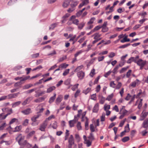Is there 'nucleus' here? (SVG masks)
<instances>
[{"instance_id": "obj_38", "label": "nucleus", "mask_w": 148, "mask_h": 148, "mask_svg": "<svg viewBox=\"0 0 148 148\" xmlns=\"http://www.w3.org/2000/svg\"><path fill=\"white\" fill-rule=\"evenodd\" d=\"M130 130L129 128V124H127V126L125 127L124 131L125 132H128Z\"/></svg>"}, {"instance_id": "obj_40", "label": "nucleus", "mask_w": 148, "mask_h": 148, "mask_svg": "<svg viewBox=\"0 0 148 148\" xmlns=\"http://www.w3.org/2000/svg\"><path fill=\"white\" fill-rule=\"evenodd\" d=\"M90 129L92 132L95 131V127L93 124H91L90 125Z\"/></svg>"}, {"instance_id": "obj_34", "label": "nucleus", "mask_w": 148, "mask_h": 148, "mask_svg": "<svg viewBox=\"0 0 148 148\" xmlns=\"http://www.w3.org/2000/svg\"><path fill=\"white\" fill-rule=\"evenodd\" d=\"M85 24V23L83 22L81 23L78 25V29H82L84 26Z\"/></svg>"}, {"instance_id": "obj_1", "label": "nucleus", "mask_w": 148, "mask_h": 148, "mask_svg": "<svg viewBox=\"0 0 148 148\" xmlns=\"http://www.w3.org/2000/svg\"><path fill=\"white\" fill-rule=\"evenodd\" d=\"M135 62L140 67V69H142L143 67L146 65L147 62L145 60H143L142 59H139L137 61H135Z\"/></svg>"}, {"instance_id": "obj_56", "label": "nucleus", "mask_w": 148, "mask_h": 148, "mask_svg": "<svg viewBox=\"0 0 148 148\" xmlns=\"http://www.w3.org/2000/svg\"><path fill=\"white\" fill-rule=\"evenodd\" d=\"M83 52V51L82 50L78 51L75 54V57L76 58L78 55L82 53Z\"/></svg>"}, {"instance_id": "obj_29", "label": "nucleus", "mask_w": 148, "mask_h": 148, "mask_svg": "<svg viewBox=\"0 0 148 148\" xmlns=\"http://www.w3.org/2000/svg\"><path fill=\"white\" fill-rule=\"evenodd\" d=\"M33 86L32 84H27L23 86V89H27Z\"/></svg>"}, {"instance_id": "obj_54", "label": "nucleus", "mask_w": 148, "mask_h": 148, "mask_svg": "<svg viewBox=\"0 0 148 148\" xmlns=\"http://www.w3.org/2000/svg\"><path fill=\"white\" fill-rule=\"evenodd\" d=\"M57 24L54 23L52 24L49 27V29H53L57 25Z\"/></svg>"}, {"instance_id": "obj_64", "label": "nucleus", "mask_w": 148, "mask_h": 148, "mask_svg": "<svg viewBox=\"0 0 148 148\" xmlns=\"http://www.w3.org/2000/svg\"><path fill=\"white\" fill-rule=\"evenodd\" d=\"M102 31L103 32H107L108 30V28L106 26L102 27Z\"/></svg>"}, {"instance_id": "obj_9", "label": "nucleus", "mask_w": 148, "mask_h": 148, "mask_svg": "<svg viewBox=\"0 0 148 148\" xmlns=\"http://www.w3.org/2000/svg\"><path fill=\"white\" fill-rule=\"evenodd\" d=\"M101 36V34H99V33H97L92 35V36H94V39L95 40H98L99 41L102 38H100Z\"/></svg>"}, {"instance_id": "obj_4", "label": "nucleus", "mask_w": 148, "mask_h": 148, "mask_svg": "<svg viewBox=\"0 0 148 148\" xmlns=\"http://www.w3.org/2000/svg\"><path fill=\"white\" fill-rule=\"evenodd\" d=\"M140 83V81L138 79H136L135 81L132 82L130 85V86L133 88L135 87L136 86H138Z\"/></svg>"}, {"instance_id": "obj_46", "label": "nucleus", "mask_w": 148, "mask_h": 148, "mask_svg": "<svg viewBox=\"0 0 148 148\" xmlns=\"http://www.w3.org/2000/svg\"><path fill=\"white\" fill-rule=\"evenodd\" d=\"M146 129L144 130L143 131H140V133L142 135V136H145L146 134H147V132L146 131Z\"/></svg>"}, {"instance_id": "obj_5", "label": "nucleus", "mask_w": 148, "mask_h": 148, "mask_svg": "<svg viewBox=\"0 0 148 148\" xmlns=\"http://www.w3.org/2000/svg\"><path fill=\"white\" fill-rule=\"evenodd\" d=\"M75 16H72L71 17L69 20L71 21L72 23L76 25H78L79 24V21L77 19H75Z\"/></svg>"}, {"instance_id": "obj_8", "label": "nucleus", "mask_w": 148, "mask_h": 148, "mask_svg": "<svg viewBox=\"0 0 148 148\" xmlns=\"http://www.w3.org/2000/svg\"><path fill=\"white\" fill-rule=\"evenodd\" d=\"M148 127V119H146L143 123L142 127L140 128V130L143 128L146 129H147Z\"/></svg>"}, {"instance_id": "obj_42", "label": "nucleus", "mask_w": 148, "mask_h": 148, "mask_svg": "<svg viewBox=\"0 0 148 148\" xmlns=\"http://www.w3.org/2000/svg\"><path fill=\"white\" fill-rule=\"evenodd\" d=\"M71 82V79H67L64 82V84L66 85H68L70 84Z\"/></svg>"}, {"instance_id": "obj_23", "label": "nucleus", "mask_w": 148, "mask_h": 148, "mask_svg": "<svg viewBox=\"0 0 148 148\" xmlns=\"http://www.w3.org/2000/svg\"><path fill=\"white\" fill-rule=\"evenodd\" d=\"M3 113L0 114V120H2L6 118L7 116L10 115V114H7L5 115H4Z\"/></svg>"}, {"instance_id": "obj_41", "label": "nucleus", "mask_w": 148, "mask_h": 148, "mask_svg": "<svg viewBox=\"0 0 148 148\" xmlns=\"http://www.w3.org/2000/svg\"><path fill=\"white\" fill-rule=\"evenodd\" d=\"M83 67V65H81L80 66H78L75 70L74 71L75 72H77L79 71L81 69H82Z\"/></svg>"}, {"instance_id": "obj_47", "label": "nucleus", "mask_w": 148, "mask_h": 148, "mask_svg": "<svg viewBox=\"0 0 148 148\" xmlns=\"http://www.w3.org/2000/svg\"><path fill=\"white\" fill-rule=\"evenodd\" d=\"M139 101L138 102H139L138 103V108L139 109H140L141 107L142 106V99H138Z\"/></svg>"}, {"instance_id": "obj_61", "label": "nucleus", "mask_w": 148, "mask_h": 148, "mask_svg": "<svg viewBox=\"0 0 148 148\" xmlns=\"http://www.w3.org/2000/svg\"><path fill=\"white\" fill-rule=\"evenodd\" d=\"M125 11V9L124 8H120L117 10V12L119 13H121Z\"/></svg>"}, {"instance_id": "obj_58", "label": "nucleus", "mask_w": 148, "mask_h": 148, "mask_svg": "<svg viewBox=\"0 0 148 148\" xmlns=\"http://www.w3.org/2000/svg\"><path fill=\"white\" fill-rule=\"evenodd\" d=\"M122 84L121 82H119L118 83V84L116 87L115 88V89H119L122 86Z\"/></svg>"}, {"instance_id": "obj_13", "label": "nucleus", "mask_w": 148, "mask_h": 148, "mask_svg": "<svg viewBox=\"0 0 148 148\" xmlns=\"http://www.w3.org/2000/svg\"><path fill=\"white\" fill-rule=\"evenodd\" d=\"M125 106H123L122 108L120 109L119 113L120 114H123L125 115L127 112V111L125 109Z\"/></svg>"}, {"instance_id": "obj_20", "label": "nucleus", "mask_w": 148, "mask_h": 148, "mask_svg": "<svg viewBox=\"0 0 148 148\" xmlns=\"http://www.w3.org/2000/svg\"><path fill=\"white\" fill-rule=\"evenodd\" d=\"M70 1L69 0H65L63 4V6L64 8H66L69 5Z\"/></svg>"}, {"instance_id": "obj_39", "label": "nucleus", "mask_w": 148, "mask_h": 148, "mask_svg": "<svg viewBox=\"0 0 148 148\" xmlns=\"http://www.w3.org/2000/svg\"><path fill=\"white\" fill-rule=\"evenodd\" d=\"M54 116L53 115H52L49 117L48 118H47L45 121L48 123V121L49 120H51L52 118L54 119Z\"/></svg>"}, {"instance_id": "obj_49", "label": "nucleus", "mask_w": 148, "mask_h": 148, "mask_svg": "<svg viewBox=\"0 0 148 148\" xmlns=\"http://www.w3.org/2000/svg\"><path fill=\"white\" fill-rule=\"evenodd\" d=\"M95 74V69H93L91 70L89 75L91 77H92Z\"/></svg>"}, {"instance_id": "obj_31", "label": "nucleus", "mask_w": 148, "mask_h": 148, "mask_svg": "<svg viewBox=\"0 0 148 148\" xmlns=\"http://www.w3.org/2000/svg\"><path fill=\"white\" fill-rule=\"evenodd\" d=\"M86 121L85 123V127L86 130H87L88 129V119L87 118H86Z\"/></svg>"}, {"instance_id": "obj_27", "label": "nucleus", "mask_w": 148, "mask_h": 148, "mask_svg": "<svg viewBox=\"0 0 148 148\" xmlns=\"http://www.w3.org/2000/svg\"><path fill=\"white\" fill-rule=\"evenodd\" d=\"M68 65H69L68 64H66V63H64L60 65L59 66V67L61 68V69H65L66 68Z\"/></svg>"}, {"instance_id": "obj_51", "label": "nucleus", "mask_w": 148, "mask_h": 148, "mask_svg": "<svg viewBox=\"0 0 148 148\" xmlns=\"http://www.w3.org/2000/svg\"><path fill=\"white\" fill-rule=\"evenodd\" d=\"M79 85V84H77L74 85L71 88V89L73 91L75 90V89L78 88Z\"/></svg>"}, {"instance_id": "obj_22", "label": "nucleus", "mask_w": 148, "mask_h": 148, "mask_svg": "<svg viewBox=\"0 0 148 148\" xmlns=\"http://www.w3.org/2000/svg\"><path fill=\"white\" fill-rule=\"evenodd\" d=\"M92 141L90 140H89L87 139L85 141H84V143L86 145V146L87 147H89L91 145Z\"/></svg>"}, {"instance_id": "obj_43", "label": "nucleus", "mask_w": 148, "mask_h": 148, "mask_svg": "<svg viewBox=\"0 0 148 148\" xmlns=\"http://www.w3.org/2000/svg\"><path fill=\"white\" fill-rule=\"evenodd\" d=\"M130 139L129 137L128 136L127 137H125L123 138L122 139V140L123 142L124 143H125L128 141Z\"/></svg>"}, {"instance_id": "obj_53", "label": "nucleus", "mask_w": 148, "mask_h": 148, "mask_svg": "<svg viewBox=\"0 0 148 148\" xmlns=\"http://www.w3.org/2000/svg\"><path fill=\"white\" fill-rule=\"evenodd\" d=\"M148 112H145V111H143L142 113V116L144 118L145 117L148 115Z\"/></svg>"}, {"instance_id": "obj_59", "label": "nucleus", "mask_w": 148, "mask_h": 148, "mask_svg": "<svg viewBox=\"0 0 148 148\" xmlns=\"http://www.w3.org/2000/svg\"><path fill=\"white\" fill-rule=\"evenodd\" d=\"M128 67H123L119 71V72L120 73H122L124 72L127 69Z\"/></svg>"}, {"instance_id": "obj_16", "label": "nucleus", "mask_w": 148, "mask_h": 148, "mask_svg": "<svg viewBox=\"0 0 148 148\" xmlns=\"http://www.w3.org/2000/svg\"><path fill=\"white\" fill-rule=\"evenodd\" d=\"M21 112L25 115H27L31 112V110L30 108H28L23 110Z\"/></svg>"}, {"instance_id": "obj_55", "label": "nucleus", "mask_w": 148, "mask_h": 148, "mask_svg": "<svg viewBox=\"0 0 148 148\" xmlns=\"http://www.w3.org/2000/svg\"><path fill=\"white\" fill-rule=\"evenodd\" d=\"M105 114L104 113H103L101 117V121H104L105 120Z\"/></svg>"}, {"instance_id": "obj_35", "label": "nucleus", "mask_w": 148, "mask_h": 148, "mask_svg": "<svg viewBox=\"0 0 148 148\" xmlns=\"http://www.w3.org/2000/svg\"><path fill=\"white\" fill-rule=\"evenodd\" d=\"M88 138L89 139V140L92 141L94 139V136L93 134L92 133H90V134L89 136L88 137Z\"/></svg>"}, {"instance_id": "obj_62", "label": "nucleus", "mask_w": 148, "mask_h": 148, "mask_svg": "<svg viewBox=\"0 0 148 148\" xmlns=\"http://www.w3.org/2000/svg\"><path fill=\"white\" fill-rule=\"evenodd\" d=\"M126 119H124V120H123V121H121L119 124V126L120 127H122L123 126V125L125 122V121H126Z\"/></svg>"}, {"instance_id": "obj_32", "label": "nucleus", "mask_w": 148, "mask_h": 148, "mask_svg": "<svg viewBox=\"0 0 148 148\" xmlns=\"http://www.w3.org/2000/svg\"><path fill=\"white\" fill-rule=\"evenodd\" d=\"M114 96V94L113 93H112L110 95H109L107 98H106V100H108V101H110L111 99H112V98Z\"/></svg>"}, {"instance_id": "obj_57", "label": "nucleus", "mask_w": 148, "mask_h": 148, "mask_svg": "<svg viewBox=\"0 0 148 148\" xmlns=\"http://www.w3.org/2000/svg\"><path fill=\"white\" fill-rule=\"evenodd\" d=\"M30 77L29 76H26L24 77H23V78L20 80V82L21 83L22 81H24L30 78Z\"/></svg>"}, {"instance_id": "obj_14", "label": "nucleus", "mask_w": 148, "mask_h": 148, "mask_svg": "<svg viewBox=\"0 0 148 148\" xmlns=\"http://www.w3.org/2000/svg\"><path fill=\"white\" fill-rule=\"evenodd\" d=\"M32 99V97H29L27 98L25 101H24L22 103L23 106H25Z\"/></svg>"}, {"instance_id": "obj_10", "label": "nucleus", "mask_w": 148, "mask_h": 148, "mask_svg": "<svg viewBox=\"0 0 148 148\" xmlns=\"http://www.w3.org/2000/svg\"><path fill=\"white\" fill-rule=\"evenodd\" d=\"M24 139V137L22 136L21 134H19L16 138V140L18 141L19 145H21L22 144L21 141Z\"/></svg>"}, {"instance_id": "obj_15", "label": "nucleus", "mask_w": 148, "mask_h": 148, "mask_svg": "<svg viewBox=\"0 0 148 148\" xmlns=\"http://www.w3.org/2000/svg\"><path fill=\"white\" fill-rule=\"evenodd\" d=\"M99 110V105L98 103H96L94 106L93 109V112H97Z\"/></svg>"}, {"instance_id": "obj_28", "label": "nucleus", "mask_w": 148, "mask_h": 148, "mask_svg": "<svg viewBox=\"0 0 148 148\" xmlns=\"http://www.w3.org/2000/svg\"><path fill=\"white\" fill-rule=\"evenodd\" d=\"M22 129V126L21 125L16 126L14 129V130L13 131L14 132H17L20 131Z\"/></svg>"}, {"instance_id": "obj_12", "label": "nucleus", "mask_w": 148, "mask_h": 148, "mask_svg": "<svg viewBox=\"0 0 148 148\" xmlns=\"http://www.w3.org/2000/svg\"><path fill=\"white\" fill-rule=\"evenodd\" d=\"M84 75V73L82 71H80L77 73V76L80 79H83Z\"/></svg>"}, {"instance_id": "obj_25", "label": "nucleus", "mask_w": 148, "mask_h": 148, "mask_svg": "<svg viewBox=\"0 0 148 148\" xmlns=\"http://www.w3.org/2000/svg\"><path fill=\"white\" fill-rule=\"evenodd\" d=\"M79 3V2L77 1H75L72 2L71 4V7L72 8H74Z\"/></svg>"}, {"instance_id": "obj_11", "label": "nucleus", "mask_w": 148, "mask_h": 148, "mask_svg": "<svg viewBox=\"0 0 148 148\" xmlns=\"http://www.w3.org/2000/svg\"><path fill=\"white\" fill-rule=\"evenodd\" d=\"M63 99V96L61 95H58L56 100V103L57 104H58Z\"/></svg>"}, {"instance_id": "obj_18", "label": "nucleus", "mask_w": 148, "mask_h": 148, "mask_svg": "<svg viewBox=\"0 0 148 148\" xmlns=\"http://www.w3.org/2000/svg\"><path fill=\"white\" fill-rule=\"evenodd\" d=\"M44 105V104L42 103L38 106L37 109H38L39 110L38 112L39 113H41L43 112L44 110V109L43 108V105Z\"/></svg>"}, {"instance_id": "obj_63", "label": "nucleus", "mask_w": 148, "mask_h": 148, "mask_svg": "<svg viewBox=\"0 0 148 148\" xmlns=\"http://www.w3.org/2000/svg\"><path fill=\"white\" fill-rule=\"evenodd\" d=\"M16 1V0H11L9 1L8 3V5H11L14 3Z\"/></svg>"}, {"instance_id": "obj_19", "label": "nucleus", "mask_w": 148, "mask_h": 148, "mask_svg": "<svg viewBox=\"0 0 148 148\" xmlns=\"http://www.w3.org/2000/svg\"><path fill=\"white\" fill-rule=\"evenodd\" d=\"M21 103L20 101H18L12 104V108H15L17 106H18Z\"/></svg>"}, {"instance_id": "obj_44", "label": "nucleus", "mask_w": 148, "mask_h": 148, "mask_svg": "<svg viewBox=\"0 0 148 148\" xmlns=\"http://www.w3.org/2000/svg\"><path fill=\"white\" fill-rule=\"evenodd\" d=\"M134 57H131L127 60V63L130 64L132 62H134Z\"/></svg>"}, {"instance_id": "obj_17", "label": "nucleus", "mask_w": 148, "mask_h": 148, "mask_svg": "<svg viewBox=\"0 0 148 148\" xmlns=\"http://www.w3.org/2000/svg\"><path fill=\"white\" fill-rule=\"evenodd\" d=\"M82 112V110H80L78 111V114H77V116L79 117L80 116V115H81L82 117H86V116H85V115L86 114V112H84L82 114H81Z\"/></svg>"}, {"instance_id": "obj_37", "label": "nucleus", "mask_w": 148, "mask_h": 148, "mask_svg": "<svg viewBox=\"0 0 148 148\" xmlns=\"http://www.w3.org/2000/svg\"><path fill=\"white\" fill-rule=\"evenodd\" d=\"M110 105H107L106 104H105L104 106V109L105 111H106L110 109Z\"/></svg>"}, {"instance_id": "obj_24", "label": "nucleus", "mask_w": 148, "mask_h": 148, "mask_svg": "<svg viewBox=\"0 0 148 148\" xmlns=\"http://www.w3.org/2000/svg\"><path fill=\"white\" fill-rule=\"evenodd\" d=\"M56 93L54 94V96H53L51 97L49 101V103H52L54 100L56 98Z\"/></svg>"}, {"instance_id": "obj_45", "label": "nucleus", "mask_w": 148, "mask_h": 148, "mask_svg": "<svg viewBox=\"0 0 148 148\" xmlns=\"http://www.w3.org/2000/svg\"><path fill=\"white\" fill-rule=\"evenodd\" d=\"M110 86L113 88H115L116 87V84L114 83V81H111L110 83Z\"/></svg>"}, {"instance_id": "obj_6", "label": "nucleus", "mask_w": 148, "mask_h": 148, "mask_svg": "<svg viewBox=\"0 0 148 148\" xmlns=\"http://www.w3.org/2000/svg\"><path fill=\"white\" fill-rule=\"evenodd\" d=\"M77 120L78 119H76L75 116L74 119L69 121L70 127H74V124L76 123Z\"/></svg>"}, {"instance_id": "obj_7", "label": "nucleus", "mask_w": 148, "mask_h": 148, "mask_svg": "<svg viewBox=\"0 0 148 148\" xmlns=\"http://www.w3.org/2000/svg\"><path fill=\"white\" fill-rule=\"evenodd\" d=\"M19 94V93L18 92L17 93L9 94L7 96V98L8 99H11L15 98L18 96Z\"/></svg>"}, {"instance_id": "obj_3", "label": "nucleus", "mask_w": 148, "mask_h": 148, "mask_svg": "<svg viewBox=\"0 0 148 148\" xmlns=\"http://www.w3.org/2000/svg\"><path fill=\"white\" fill-rule=\"evenodd\" d=\"M74 143V142L73 136L72 135H71L69 140L68 148H72V146Z\"/></svg>"}, {"instance_id": "obj_30", "label": "nucleus", "mask_w": 148, "mask_h": 148, "mask_svg": "<svg viewBox=\"0 0 148 148\" xmlns=\"http://www.w3.org/2000/svg\"><path fill=\"white\" fill-rule=\"evenodd\" d=\"M130 41V39L129 38H127V36L125 37L123 39L120 40L121 42L122 43L129 42Z\"/></svg>"}, {"instance_id": "obj_50", "label": "nucleus", "mask_w": 148, "mask_h": 148, "mask_svg": "<svg viewBox=\"0 0 148 148\" xmlns=\"http://www.w3.org/2000/svg\"><path fill=\"white\" fill-rule=\"evenodd\" d=\"M115 53L113 52H112L110 53L109 55L108 56L110 58H112L115 56Z\"/></svg>"}, {"instance_id": "obj_26", "label": "nucleus", "mask_w": 148, "mask_h": 148, "mask_svg": "<svg viewBox=\"0 0 148 148\" xmlns=\"http://www.w3.org/2000/svg\"><path fill=\"white\" fill-rule=\"evenodd\" d=\"M55 89L56 87L55 86H51L47 89L46 92L47 93H50L55 90Z\"/></svg>"}, {"instance_id": "obj_48", "label": "nucleus", "mask_w": 148, "mask_h": 148, "mask_svg": "<svg viewBox=\"0 0 148 148\" xmlns=\"http://www.w3.org/2000/svg\"><path fill=\"white\" fill-rule=\"evenodd\" d=\"M77 127L78 130H82V127L81 126V124L80 122H78L77 125Z\"/></svg>"}, {"instance_id": "obj_21", "label": "nucleus", "mask_w": 148, "mask_h": 148, "mask_svg": "<svg viewBox=\"0 0 148 148\" xmlns=\"http://www.w3.org/2000/svg\"><path fill=\"white\" fill-rule=\"evenodd\" d=\"M6 124L5 122H0V130H3Z\"/></svg>"}, {"instance_id": "obj_52", "label": "nucleus", "mask_w": 148, "mask_h": 148, "mask_svg": "<svg viewBox=\"0 0 148 148\" xmlns=\"http://www.w3.org/2000/svg\"><path fill=\"white\" fill-rule=\"evenodd\" d=\"M114 7L112 6L110 8V10L109 11L106 12V14L107 15H108L109 14L112 12L113 11Z\"/></svg>"}, {"instance_id": "obj_60", "label": "nucleus", "mask_w": 148, "mask_h": 148, "mask_svg": "<svg viewBox=\"0 0 148 148\" xmlns=\"http://www.w3.org/2000/svg\"><path fill=\"white\" fill-rule=\"evenodd\" d=\"M95 18L94 17L90 19V21L89 22H88V24H92V23H93V22L95 20Z\"/></svg>"}, {"instance_id": "obj_36", "label": "nucleus", "mask_w": 148, "mask_h": 148, "mask_svg": "<svg viewBox=\"0 0 148 148\" xmlns=\"http://www.w3.org/2000/svg\"><path fill=\"white\" fill-rule=\"evenodd\" d=\"M119 66H118V65H116L113 69L112 71V72L114 74L116 73L117 72V70L119 69Z\"/></svg>"}, {"instance_id": "obj_2", "label": "nucleus", "mask_w": 148, "mask_h": 148, "mask_svg": "<svg viewBox=\"0 0 148 148\" xmlns=\"http://www.w3.org/2000/svg\"><path fill=\"white\" fill-rule=\"evenodd\" d=\"M48 123L45 121L42 123L40 125L39 130L41 131L44 132L45 131V129L47 127Z\"/></svg>"}, {"instance_id": "obj_33", "label": "nucleus", "mask_w": 148, "mask_h": 148, "mask_svg": "<svg viewBox=\"0 0 148 148\" xmlns=\"http://www.w3.org/2000/svg\"><path fill=\"white\" fill-rule=\"evenodd\" d=\"M29 120L26 119L23 121L22 125L24 126H27L29 123Z\"/></svg>"}]
</instances>
